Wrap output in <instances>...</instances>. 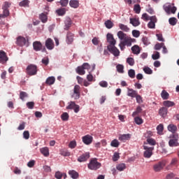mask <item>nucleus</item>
Masks as SVG:
<instances>
[{
	"instance_id": "nucleus-50",
	"label": "nucleus",
	"mask_w": 179,
	"mask_h": 179,
	"mask_svg": "<svg viewBox=\"0 0 179 179\" xmlns=\"http://www.w3.org/2000/svg\"><path fill=\"white\" fill-rule=\"evenodd\" d=\"M20 6H24V8L29 7V1L27 0H23L22 1L20 2Z\"/></svg>"
},
{
	"instance_id": "nucleus-18",
	"label": "nucleus",
	"mask_w": 179,
	"mask_h": 179,
	"mask_svg": "<svg viewBox=\"0 0 179 179\" xmlns=\"http://www.w3.org/2000/svg\"><path fill=\"white\" fill-rule=\"evenodd\" d=\"M66 41L67 44H72V43H73V34L71 32H68Z\"/></svg>"
},
{
	"instance_id": "nucleus-55",
	"label": "nucleus",
	"mask_w": 179,
	"mask_h": 179,
	"mask_svg": "<svg viewBox=\"0 0 179 179\" xmlns=\"http://www.w3.org/2000/svg\"><path fill=\"white\" fill-rule=\"evenodd\" d=\"M27 107L29 108V110H33V108H34V101L27 102Z\"/></svg>"
},
{
	"instance_id": "nucleus-35",
	"label": "nucleus",
	"mask_w": 179,
	"mask_h": 179,
	"mask_svg": "<svg viewBox=\"0 0 179 179\" xmlns=\"http://www.w3.org/2000/svg\"><path fill=\"white\" fill-rule=\"evenodd\" d=\"M177 22H178V20L176 17H171L169 20V22L171 26H176L177 24Z\"/></svg>"
},
{
	"instance_id": "nucleus-22",
	"label": "nucleus",
	"mask_w": 179,
	"mask_h": 179,
	"mask_svg": "<svg viewBox=\"0 0 179 179\" xmlns=\"http://www.w3.org/2000/svg\"><path fill=\"white\" fill-rule=\"evenodd\" d=\"M131 51L133 54L138 55L141 54V48L138 45H135L131 47Z\"/></svg>"
},
{
	"instance_id": "nucleus-37",
	"label": "nucleus",
	"mask_w": 179,
	"mask_h": 179,
	"mask_svg": "<svg viewBox=\"0 0 179 179\" xmlns=\"http://www.w3.org/2000/svg\"><path fill=\"white\" fill-rule=\"evenodd\" d=\"M116 69H117V71L119 73H124V65H122V64H117L116 66Z\"/></svg>"
},
{
	"instance_id": "nucleus-11",
	"label": "nucleus",
	"mask_w": 179,
	"mask_h": 179,
	"mask_svg": "<svg viewBox=\"0 0 179 179\" xmlns=\"http://www.w3.org/2000/svg\"><path fill=\"white\" fill-rule=\"evenodd\" d=\"M26 38L23 36H18L17 38L16 44L17 45H19L20 47H23V45H26Z\"/></svg>"
},
{
	"instance_id": "nucleus-41",
	"label": "nucleus",
	"mask_w": 179,
	"mask_h": 179,
	"mask_svg": "<svg viewBox=\"0 0 179 179\" xmlns=\"http://www.w3.org/2000/svg\"><path fill=\"white\" fill-rule=\"evenodd\" d=\"M164 45V43H157L155 45V50H156V51H159V50H162V48H163Z\"/></svg>"
},
{
	"instance_id": "nucleus-47",
	"label": "nucleus",
	"mask_w": 179,
	"mask_h": 179,
	"mask_svg": "<svg viewBox=\"0 0 179 179\" xmlns=\"http://www.w3.org/2000/svg\"><path fill=\"white\" fill-rule=\"evenodd\" d=\"M127 62L130 66H134V65H135V60H134V58L132 57L127 58Z\"/></svg>"
},
{
	"instance_id": "nucleus-62",
	"label": "nucleus",
	"mask_w": 179,
	"mask_h": 179,
	"mask_svg": "<svg viewBox=\"0 0 179 179\" xmlns=\"http://www.w3.org/2000/svg\"><path fill=\"white\" fill-rule=\"evenodd\" d=\"M59 3L62 6L65 7L67 6L68 3H69V0H61Z\"/></svg>"
},
{
	"instance_id": "nucleus-15",
	"label": "nucleus",
	"mask_w": 179,
	"mask_h": 179,
	"mask_svg": "<svg viewBox=\"0 0 179 179\" xmlns=\"http://www.w3.org/2000/svg\"><path fill=\"white\" fill-rule=\"evenodd\" d=\"M8 56H6V53L3 52V50L0 51V62L1 64H4V62H6L8 61Z\"/></svg>"
},
{
	"instance_id": "nucleus-3",
	"label": "nucleus",
	"mask_w": 179,
	"mask_h": 179,
	"mask_svg": "<svg viewBox=\"0 0 179 179\" xmlns=\"http://www.w3.org/2000/svg\"><path fill=\"white\" fill-rule=\"evenodd\" d=\"M100 167H101V164L97 162V159L96 158L91 159L88 164V169L90 170H99Z\"/></svg>"
},
{
	"instance_id": "nucleus-52",
	"label": "nucleus",
	"mask_w": 179,
	"mask_h": 179,
	"mask_svg": "<svg viewBox=\"0 0 179 179\" xmlns=\"http://www.w3.org/2000/svg\"><path fill=\"white\" fill-rule=\"evenodd\" d=\"M73 93H76V94H78V93L80 94V86L78 85H75L73 88Z\"/></svg>"
},
{
	"instance_id": "nucleus-30",
	"label": "nucleus",
	"mask_w": 179,
	"mask_h": 179,
	"mask_svg": "<svg viewBox=\"0 0 179 179\" xmlns=\"http://www.w3.org/2000/svg\"><path fill=\"white\" fill-rule=\"evenodd\" d=\"M40 20H41L42 23H46L47 20H48V17H47V14L42 13L39 15Z\"/></svg>"
},
{
	"instance_id": "nucleus-32",
	"label": "nucleus",
	"mask_w": 179,
	"mask_h": 179,
	"mask_svg": "<svg viewBox=\"0 0 179 179\" xmlns=\"http://www.w3.org/2000/svg\"><path fill=\"white\" fill-rule=\"evenodd\" d=\"M45 83L46 85H54V83H55V78L52 76L48 77L46 79Z\"/></svg>"
},
{
	"instance_id": "nucleus-34",
	"label": "nucleus",
	"mask_w": 179,
	"mask_h": 179,
	"mask_svg": "<svg viewBox=\"0 0 179 179\" xmlns=\"http://www.w3.org/2000/svg\"><path fill=\"white\" fill-rule=\"evenodd\" d=\"M76 72L78 73V75H85V73H86V71L83 66H78L76 69Z\"/></svg>"
},
{
	"instance_id": "nucleus-14",
	"label": "nucleus",
	"mask_w": 179,
	"mask_h": 179,
	"mask_svg": "<svg viewBox=\"0 0 179 179\" xmlns=\"http://www.w3.org/2000/svg\"><path fill=\"white\" fill-rule=\"evenodd\" d=\"M120 43H122V45L131 47L132 45V39L129 36H127L124 40L121 41Z\"/></svg>"
},
{
	"instance_id": "nucleus-36",
	"label": "nucleus",
	"mask_w": 179,
	"mask_h": 179,
	"mask_svg": "<svg viewBox=\"0 0 179 179\" xmlns=\"http://www.w3.org/2000/svg\"><path fill=\"white\" fill-rule=\"evenodd\" d=\"M110 146H112V148H118L120 146V141L117 139L113 140L110 143Z\"/></svg>"
},
{
	"instance_id": "nucleus-58",
	"label": "nucleus",
	"mask_w": 179,
	"mask_h": 179,
	"mask_svg": "<svg viewBox=\"0 0 179 179\" xmlns=\"http://www.w3.org/2000/svg\"><path fill=\"white\" fill-rule=\"evenodd\" d=\"M148 27L149 29H155L156 27V22H151L150 21L148 24Z\"/></svg>"
},
{
	"instance_id": "nucleus-9",
	"label": "nucleus",
	"mask_w": 179,
	"mask_h": 179,
	"mask_svg": "<svg viewBox=\"0 0 179 179\" xmlns=\"http://www.w3.org/2000/svg\"><path fill=\"white\" fill-rule=\"evenodd\" d=\"M45 45L46 48L49 50H54V47L55 46L54 45V41L51 39L50 38H48L45 42Z\"/></svg>"
},
{
	"instance_id": "nucleus-60",
	"label": "nucleus",
	"mask_w": 179,
	"mask_h": 179,
	"mask_svg": "<svg viewBox=\"0 0 179 179\" xmlns=\"http://www.w3.org/2000/svg\"><path fill=\"white\" fill-rule=\"evenodd\" d=\"M132 34L134 37H136V38H138V37H139V36H141V32L138 30H133Z\"/></svg>"
},
{
	"instance_id": "nucleus-64",
	"label": "nucleus",
	"mask_w": 179,
	"mask_h": 179,
	"mask_svg": "<svg viewBox=\"0 0 179 179\" xmlns=\"http://www.w3.org/2000/svg\"><path fill=\"white\" fill-rule=\"evenodd\" d=\"M120 159V154L118 152H115L113 157V162H117Z\"/></svg>"
},
{
	"instance_id": "nucleus-29",
	"label": "nucleus",
	"mask_w": 179,
	"mask_h": 179,
	"mask_svg": "<svg viewBox=\"0 0 179 179\" xmlns=\"http://www.w3.org/2000/svg\"><path fill=\"white\" fill-rule=\"evenodd\" d=\"M41 152L42 155H43V156H45V157H48V156H50V151H49V150H48V148H47V147L41 148Z\"/></svg>"
},
{
	"instance_id": "nucleus-49",
	"label": "nucleus",
	"mask_w": 179,
	"mask_h": 179,
	"mask_svg": "<svg viewBox=\"0 0 179 179\" xmlns=\"http://www.w3.org/2000/svg\"><path fill=\"white\" fill-rule=\"evenodd\" d=\"M134 10L135 13H141V5L139 4L134 5Z\"/></svg>"
},
{
	"instance_id": "nucleus-38",
	"label": "nucleus",
	"mask_w": 179,
	"mask_h": 179,
	"mask_svg": "<svg viewBox=\"0 0 179 179\" xmlns=\"http://www.w3.org/2000/svg\"><path fill=\"white\" fill-rule=\"evenodd\" d=\"M119 27L120 30H122L123 31H129V27L128 26L123 24H119Z\"/></svg>"
},
{
	"instance_id": "nucleus-61",
	"label": "nucleus",
	"mask_w": 179,
	"mask_h": 179,
	"mask_svg": "<svg viewBox=\"0 0 179 179\" xmlns=\"http://www.w3.org/2000/svg\"><path fill=\"white\" fill-rule=\"evenodd\" d=\"M152 58L155 60L159 59V58H160V53L159 52H155V54L152 55Z\"/></svg>"
},
{
	"instance_id": "nucleus-43",
	"label": "nucleus",
	"mask_w": 179,
	"mask_h": 179,
	"mask_svg": "<svg viewBox=\"0 0 179 179\" xmlns=\"http://www.w3.org/2000/svg\"><path fill=\"white\" fill-rule=\"evenodd\" d=\"M56 13L59 16H64L66 13L65 8H59L56 10Z\"/></svg>"
},
{
	"instance_id": "nucleus-45",
	"label": "nucleus",
	"mask_w": 179,
	"mask_h": 179,
	"mask_svg": "<svg viewBox=\"0 0 179 179\" xmlns=\"http://www.w3.org/2000/svg\"><path fill=\"white\" fill-rule=\"evenodd\" d=\"M134 121L137 125H141V124H143V120L139 117H134Z\"/></svg>"
},
{
	"instance_id": "nucleus-59",
	"label": "nucleus",
	"mask_w": 179,
	"mask_h": 179,
	"mask_svg": "<svg viewBox=\"0 0 179 179\" xmlns=\"http://www.w3.org/2000/svg\"><path fill=\"white\" fill-rule=\"evenodd\" d=\"M63 176H64V174L62 173H61L60 171H57L55 173V177L57 179H61V178H62Z\"/></svg>"
},
{
	"instance_id": "nucleus-20",
	"label": "nucleus",
	"mask_w": 179,
	"mask_h": 179,
	"mask_svg": "<svg viewBox=\"0 0 179 179\" xmlns=\"http://www.w3.org/2000/svg\"><path fill=\"white\" fill-rule=\"evenodd\" d=\"M168 109L166 107H162L159 110V114L161 115V117H163L164 118L167 115Z\"/></svg>"
},
{
	"instance_id": "nucleus-7",
	"label": "nucleus",
	"mask_w": 179,
	"mask_h": 179,
	"mask_svg": "<svg viewBox=\"0 0 179 179\" xmlns=\"http://www.w3.org/2000/svg\"><path fill=\"white\" fill-rule=\"evenodd\" d=\"M68 106H66V110H74V113H78L80 110V106L77 105L75 101H70L68 103Z\"/></svg>"
},
{
	"instance_id": "nucleus-56",
	"label": "nucleus",
	"mask_w": 179,
	"mask_h": 179,
	"mask_svg": "<svg viewBox=\"0 0 179 179\" xmlns=\"http://www.w3.org/2000/svg\"><path fill=\"white\" fill-rule=\"evenodd\" d=\"M135 98L136 99V102L138 103V104L143 103V99L141 95L137 94V96Z\"/></svg>"
},
{
	"instance_id": "nucleus-44",
	"label": "nucleus",
	"mask_w": 179,
	"mask_h": 179,
	"mask_svg": "<svg viewBox=\"0 0 179 179\" xmlns=\"http://www.w3.org/2000/svg\"><path fill=\"white\" fill-rule=\"evenodd\" d=\"M144 136L146 139H150L153 136V132L152 131H147L146 133L144 134Z\"/></svg>"
},
{
	"instance_id": "nucleus-54",
	"label": "nucleus",
	"mask_w": 179,
	"mask_h": 179,
	"mask_svg": "<svg viewBox=\"0 0 179 179\" xmlns=\"http://www.w3.org/2000/svg\"><path fill=\"white\" fill-rule=\"evenodd\" d=\"M143 71L145 73H147V75H152L153 73V71L149 67L144 68Z\"/></svg>"
},
{
	"instance_id": "nucleus-27",
	"label": "nucleus",
	"mask_w": 179,
	"mask_h": 179,
	"mask_svg": "<svg viewBox=\"0 0 179 179\" xmlns=\"http://www.w3.org/2000/svg\"><path fill=\"white\" fill-rule=\"evenodd\" d=\"M69 176H71V178L73 179L79 178V173L74 170L69 171Z\"/></svg>"
},
{
	"instance_id": "nucleus-48",
	"label": "nucleus",
	"mask_w": 179,
	"mask_h": 179,
	"mask_svg": "<svg viewBox=\"0 0 179 179\" xmlns=\"http://www.w3.org/2000/svg\"><path fill=\"white\" fill-rule=\"evenodd\" d=\"M142 42L143 43L144 45H149V44H150V41H149L146 36L142 38Z\"/></svg>"
},
{
	"instance_id": "nucleus-16",
	"label": "nucleus",
	"mask_w": 179,
	"mask_h": 179,
	"mask_svg": "<svg viewBox=\"0 0 179 179\" xmlns=\"http://www.w3.org/2000/svg\"><path fill=\"white\" fill-rule=\"evenodd\" d=\"M33 47L35 51H41L43 48V44L40 41H35L33 43Z\"/></svg>"
},
{
	"instance_id": "nucleus-57",
	"label": "nucleus",
	"mask_w": 179,
	"mask_h": 179,
	"mask_svg": "<svg viewBox=\"0 0 179 179\" xmlns=\"http://www.w3.org/2000/svg\"><path fill=\"white\" fill-rule=\"evenodd\" d=\"M60 155L62 156H69L71 155V153L69 152H68V150H62L60 151Z\"/></svg>"
},
{
	"instance_id": "nucleus-51",
	"label": "nucleus",
	"mask_w": 179,
	"mask_h": 179,
	"mask_svg": "<svg viewBox=\"0 0 179 179\" xmlns=\"http://www.w3.org/2000/svg\"><path fill=\"white\" fill-rule=\"evenodd\" d=\"M128 75L129 78H131V79H134L135 78V70L134 69L129 70Z\"/></svg>"
},
{
	"instance_id": "nucleus-31",
	"label": "nucleus",
	"mask_w": 179,
	"mask_h": 179,
	"mask_svg": "<svg viewBox=\"0 0 179 179\" xmlns=\"http://www.w3.org/2000/svg\"><path fill=\"white\" fill-rule=\"evenodd\" d=\"M157 131L158 135H163V131H164V126H163V124H160L157 127Z\"/></svg>"
},
{
	"instance_id": "nucleus-6",
	"label": "nucleus",
	"mask_w": 179,
	"mask_h": 179,
	"mask_svg": "<svg viewBox=\"0 0 179 179\" xmlns=\"http://www.w3.org/2000/svg\"><path fill=\"white\" fill-rule=\"evenodd\" d=\"M144 152L143 156L146 159H150L152 155H153V150H155V147H148L146 145L143 146Z\"/></svg>"
},
{
	"instance_id": "nucleus-23",
	"label": "nucleus",
	"mask_w": 179,
	"mask_h": 179,
	"mask_svg": "<svg viewBox=\"0 0 179 179\" xmlns=\"http://www.w3.org/2000/svg\"><path fill=\"white\" fill-rule=\"evenodd\" d=\"M130 24H132L134 27H137L141 24V22H139V19L138 18H130Z\"/></svg>"
},
{
	"instance_id": "nucleus-28",
	"label": "nucleus",
	"mask_w": 179,
	"mask_h": 179,
	"mask_svg": "<svg viewBox=\"0 0 179 179\" xmlns=\"http://www.w3.org/2000/svg\"><path fill=\"white\" fill-rule=\"evenodd\" d=\"M161 97L163 100H169V97H170V94H169V92H167V91L164 90L161 93Z\"/></svg>"
},
{
	"instance_id": "nucleus-40",
	"label": "nucleus",
	"mask_w": 179,
	"mask_h": 179,
	"mask_svg": "<svg viewBox=\"0 0 179 179\" xmlns=\"http://www.w3.org/2000/svg\"><path fill=\"white\" fill-rule=\"evenodd\" d=\"M127 166H125V164H120L116 166L117 170L118 171H124V169H126Z\"/></svg>"
},
{
	"instance_id": "nucleus-1",
	"label": "nucleus",
	"mask_w": 179,
	"mask_h": 179,
	"mask_svg": "<svg viewBox=\"0 0 179 179\" xmlns=\"http://www.w3.org/2000/svg\"><path fill=\"white\" fill-rule=\"evenodd\" d=\"M107 41L109 45L107 46L108 50L109 52L113 54L114 57H119L120 55V50L115 47V44H117V41L114 39V36L112 34H107L106 35Z\"/></svg>"
},
{
	"instance_id": "nucleus-25",
	"label": "nucleus",
	"mask_w": 179,
	"mask_h": 179,
	"mask_svg": "<svg viewBox=\"0 0 179 179\" xmlns=\"http://www.w3.org/2000/svg\"><path fill=\"white\" fill-rule=\"evenodd\" d=\"M163 106H164L166 108V107L169 108L170 107H174V106H176V103L171 101H164L163 102Z\"/></svg>"
},
{
	"instance_id": "nucleus-2",
	"label": "nucleus",
	"mask_w": 179,
	"mask_h": 179,
	"mask_svg": "<svg viewBox=\"0 0 179 179\" xmlns=\"http://www.w3.org/2000/svg\"><path fill=\"white\" fill-rule=\"evenodd\" d=\"M171 139L169 141V145L171 148H174L179 146L178 139L179 136L178 134H172L170 136Z\"/></svg>"
},
{
	"instance_id": "nucleus-33",
	"label": "nucleus",
	"mask_w": 179,
	"mask_h": 179,
	"mask_svg": "<svg viewBox=\"0 0 179 179\" xmlns=\"http://www.w3.org/2000/svg\"><path fill=\"white\" fill-rule=\"evenodd\" d=\"M104 24L106 29H113V27H114V23H113V22H111L110 20H106Z\"/></svg>"
},
{
	"instance_id": "nucleus-12",
	"label": "nucleus",
	"mask_w": 179,
	"mask_h": 179,
	"mask_svg": "<svg viewBox=\"0 0 179 179\" xmlns=\"http://www.w3.org/2000/svg\"><path fill=\"white\" fill-rule=\"evenodd\" d=\"M89 157H90V154L89 152H85L78 158V162H79V163L86 162Z\"/></svg>"
},
{
	"instance_id": "nucleus-46",
	"label": "nucleus",
	"mask_w": 179,
	"mask_h": 179,
	"mask_svg": "<svg viewBox=\"0 0 179 179\" xmlns=\"http://www.w3.org/2000/svg\"><path fill=\"white\" fill-rule=\"evenodd\" d=\"M28 96V94L27 92H20V99L22 100V101H24V99Z\"/></svg>"
},
{
	"instance_id": "nucleus-19",
	"label": "nucleus",
	"mask_w": 179,
	"mask_h": 179,
	"mask_svg": "<svg viewBox=\"0 0 179 179\" xmlns=\"http://www.w3.org/2000/svg\"><path fill=\"white\" fill-rule=\"evenodd\" d=\"M168 131H169V132L172 133V135H174L175 134H177L176 132H177V126L174 125L173 124H171L169 125H168Z\"/></svg>"
},
{
	"instance_id": "nucleus-24",
	"label": "nucleus",
	"mask_w": 179,
	"mask_h": 179,
	"mask_svg": "<svg viewBox=\"0 0 179 179\" xmlns=\"http://www.w3.org/2000/svg\"><path fill=\"white\" fill-rule=\"evenodd\" d=\"M69 5H70L71 8H73L74 9H76L77 8H79V1L71 0L69 1Z\"/></svg>"
},
{
	"instance_id": "nucleus-13",
	"label": "nucleus",
	"mask_w": 179,
	"mask_h": 179,
	"mask_svg": "<svg viewBox=\"0 0 179 179\" xmlns=\"http://www.w3.org/2000/svg\"><path fill=\"white\" fill-rule=\"evenodd\" d=\"M83 142L85 145H90L93 142V136L90 135H86L83 137Z\"/></svg>"
},
{
	"instance_id": "nucleus-21",
	"label": "nucleus",
	"mask_w": 179,
	"mask_h": 179,
	"mask_svg": "<svg viewBox=\"0 0 179 179\" xmlns=\"http://www.w3.org/2000/svg\"><path fill=\"white\" fill-rule=\"evenodd\" d=\"M131 139V134H122L120 136H119V141H121L122 142H125L126 141H129Z\"/></svg>"
},
{
	"instance_id": "nucleus-8",
	"label": "nucleus",
	"mask_w": 179,
	"mask_h": 179,
	"mask_svg": "<svg viewBox=\"0 0 179 179\" xmlns=\"http://www.w3.org/2000/svg\"><path fill=\"white\" fill-rule=\"evenodd\" d=\"M166 166V161L159 162L155 165H154L155 171H160V170H163L164 166Z\"/></svg>"
},
{
	"instance_id": "nucleus-5",
	"label": "nucleus",
	"mask_w": 179,
	"mask_h": 179,
	"mask_svg": "<svg viewBox=\"0 0 179 179\" xmlns=\"http://www.w3.org/2000/svg\"><path fill=\"white\" fill-rule=\"evenodd\" d=\"M27 74L29 76H34L37 75V66L34 64H30L27 67Z\"/></svg>"
},
{
	"instance_id": "nucleus-26",
	"label": "nucleus",
	"mask_w": 179,
	"mask_h": 179,
	"mask_svg": "<svg viewBox=\"0 0 179 179\" xmlns=\"http://www.w3.org/2000/svg\"><path fill=\"white\" fill-rule=\"evenodd\" d=\"M117 37L121 41H122V40L128 37V35H127V34L124 33L122 31H119L117 32Z\"/></svg>"
},
{
	"instance_id": "nucleus-53",
	"label": "nucleus",
	"mask_w": 179,
	"mask_h": 179,
	"mask_svg": "<svg viewBox=\"0 0 179 179\" xmlns=\"http://www.w3.org/2000/svg\"><path fill=\"white\" fill-rule=\"evenodd\" d=\"M141 19H143V20H144V22H148L150 20V17L149 16V15H148V13H143L142 15Z\"/></svg>"
},
{
	"instance_id": "nucleus-39",
	"label": "nucleus",
	"mask_w": 179,
	"mask_h": 179,
	"mask_svg": "<svg viewBox=\"0 0 179 179\" xmlns=\"http://www.w3.org/2000/svg\"><path fill=\"white\" fill-rule=\"evenodd\" d=\"M61 118L62 121H68L69 120V114H68L66 112H64L61 115Z\"/></svg>"
},
{
	"instance_id": "nucleus-63",
	"label": "nucleus",
	"mask_w": 179,
	"mask_h": 179,
	"mask_svg": "<svg viewBox=\"0 0 179 179\" xmlns=\"http://www.w3.org/2000/svg\"><path fill=\"white\" fill-rule=\"evenodd\" d=\"M10 7V3L6 1L4 2L2 6V9H9Z\"/></svg>"
},
{
	"instance_id": "nucleus-10",
	"label": "nucleus",
	"mask_w": 179,
	"mask_h": 179,
	"mask_svg": "<svg viewBox=\"0 0 179 179\" xmlns=\"http://www.w3.org/2000/svg\"><path fill=\"white\" fill-rule=\"evenodd\" d=\"M72 26V20L69 17H66L64 20V30H69Z\"/></svg>"
},
{
	"instance_id": "nucleus-4",
	"label": "nucleus",
	"mask_w": 179,
	"mask_h": 179,
	"mask_svg": "<svg viewBox=\"0 0 179 179\" xmlns=\"http://www.w3.org/2000/svg\"><path fill=\"white\" fill-rule=\"evenodd\" d=\"M163 9L164 10H165L166 13H167L168 15H170V13L174 14L177 11V7L176 6L171 7V5L170 4V3H166V4H164L163 6Z\"/></svg>"
},
{
	"instance_id": "nucleus-42",
	"label": "nucleus",
	"mask_w": 179,
	"mask_h": 179,
	"mask_svg": "<svg viewBox=\"0 0 179 179\" xmlns=\"http://www.w3.org/2000/svg\"><path fill=\"white\" fill-rule=\"evenodd\" d=\"M147 143L151 146H155L156 145V140L152 138H147Z\"/></svg>"
},
{
	"instance_id": "nucleus-17",
	"label": "nucleus",
	"mask_w": 179,
	"mask_h": 179,
	"mask_svg": "<svg viewBox=\"0 0 179 179\" xmlns=\"http://www.w3.org/2000/svg\"><path fill=\"white\" fill-rule=\"evenodd\" d=\"M137 94H138V91L134 90L133 89H131V88H128L127 96H129V97H132L134 99L136 97Z\"/></svg>"
}]
</instances>
